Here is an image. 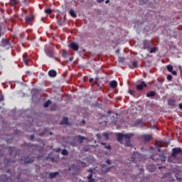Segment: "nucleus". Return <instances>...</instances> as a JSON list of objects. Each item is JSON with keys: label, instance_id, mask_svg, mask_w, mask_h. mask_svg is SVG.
<instances>
[{"label": "nucleus", "instance_id": "1", "mask_svg": "<svg viewBox=\"0 0 182 182\" xmlns=\"http://www.w3.org/2000/svg\"><path fill=\"white\" fill-rule=\"evenodd\" d=\"M10 150V156H14L16 158V160H11V159H7V163H15L16 161H24V164H28L29 163H32L34 160V157H29L27 156L26 158H21V155L19 154V151H16V148L15 147H9Z\"/></svg>", "mask_w": 182, "mask_h": 182}, {"label": "nucleus", "instance_id": "2", "mask_svg": "<svg viewBox=\"0 0 182 182\" xmlns=\"http://www.w3.org/2000/svg\"><path fill=\"white\" fill-rule=\"evenodd\" d=\"M134 134H122V133H118L117 134V141H119L121 144L123 143V139H125V144L124 146L126 147H132L133 144H132V141H130V139L133 137Z\"/></svg>", "mask_w": 182, "mask_h": 182}, {"label": "nucleus", "instance_id": "3", "mask_svg": "<svg viewBox=\"0 0 182 182\" xmlns=\"http://www.w3.org/2000/svg\"><path fill=\"white\" fill-rule=\"evenodd\" d=\"M1 46L2 48H5L6 49H11V43L9 42V40L3 38L1 40Z\"/></svg>", "mask_w": 182, "mask_h": 182}, {"label": "nucleus", "instance_id": "4", "mask_svg": "<svg viewBox=\"0 0 182 182\" xmlns=\"http://www.w3.org/2000/svg\"><path fill=\"white\" fill-rule=\"evenodd\" d=\"M177 154H182V149L181 148H173L172 149V153L171 154V157H177Z\"/></svg>", "mask_w": 182, "mask_h": 182}, {"label": "nucleus", "instance_id": "5", "mask_svg": "<svg viewBox=\"0 0 182 182\" xmlns=\"http://www.w3.org/2000/svg\"><path fill=\"white\" fill-rule=\"evenodd\" d=\"M144 49H147V50H150L151 48L153 46V41L145 40L143 43Z\"/></svg>", "mask_w": 182, "mask_h": 182}, {"label": "nucleus", "instance_id": "6", "mask_svg": "<svg viewBox=\"0 0 182 182\" xmlns=\"http://www.w3.org/2000/svg\"><path fill=\"white\" fill-rule=\"evenodd\" d=\"M24 19L26 23L31 25L32 22H33V20L35 19V16H33V14H31L30 16H26Z\"/></svg>", "mask_w": 182, "mask_h": 182}, {"label": "nucleus", "instance_id": "7", "mask_svg": "<svg viewBox=\"0 0 182 182\" xmlns=\"http://www.w3.org/2000/svg\"><path fill=\"white\" fill-rule=\"evenodd\" d=\"M46 55L49 56V58H54L55 52L53 51V48H46L45 49Z\"/></svg>", "mask_w": 182, "mask_h": 182}, {"label": "nucleus", "instance_id": "8", "mask_svg": "<svg viewBox=\"0 0 182 182\" xmlns=\"http://www.w3.org/2000/svg\"><path fill=\"white\" fill-rule=\"evenodd\" d=\"M68 46L73 50H75V52H77L79 50V44L75 43V42H71Z\"/></svg>", "mask_w": 182, "mask_h": 182}, {"label": "nucleus", "instance_id": "9", "mask_svg": "<svg viewBox=\"0 0 182 182\" xmlns=\"http://www.w3.org/2000/svg\"><path fill=\"white\" fill-rule=\"evenodd\" d=\"M88 171L91 172L90 174L87 177L88 182H96V180L93 178V170L90 168L88 170Z\"/></svg>", "mask_w": 182, "mask_h": 182}, {"label": "nucleus", "instance_id": "10", "mask_svg": "<svg viewBox=\"0 0 182 182\" xmlns=\"http://www.w3.org/2000/svg\"><path fill=\"white\" fill-rule=\"evenodd\" d=\"M144 87H147V84L144 81H142L139 85H136L137 90H143Z\"/></svg>", "mask_w": 182, "mask_h": 182}, {"label": "nucleus", "instance_id": "11", "mask_svg": "<svg viewBox=\"0 0 182 182\" xmlns=\"http://www.w3.org/2000/svg\"><path fill=\"white\" fill-rule=\"evenodd\" d=\"M142 139H144V141H151L152 137L150 134H144L142 135Z\"/></svg>", "mask_w": 182, "mask_h": 182}, {"label": "nucleus", "instance_id": "12", "mask_svg": "<svg viewBox=\"0 0 182 182\" xmlns=\"http://www.w3.org/2000/svg\"><path fill=\"white\" fill-rule=\"evenodd\" d=\"M29 60H30L29 55H28V54H26V53H24L23 55V60L25 65H28V62H29Z\"/></svg>", "mask_w": 182, "mask_h": 182}, {"label": "nucleus", "instance_id": "13", "mask_svg": "<svg viewBox=\"0 0 182 182\" xmlns=\"http://www.w3.org/2000/svg\"><path fill=\"white\" fill-rule=\"evenodd\" d=\"M48 75L49 76H50V77H56V75H58V73H56V70H51L48 71Z\"/></svg>", "mask_w": 182, "mask_h": 182}, {"label": "nucleus", "instance_id": "14", "mask_svg": "<svg viewBox=\"0 0 182 182\" xmlns=\"http://www.w3.org/2000/svg\"><path fill=\"white\" fill-rule=\"evenodd\" d=\"M60 124H69V118L64 117L60 122Z\"/></svg>", "mask_w": 182, "mask_h": 182}, {"label": "nucleus", "instance_id": "15", "mask_svg": "<svg viewBox=\"0 0 182 182\" xmlns=\"http://www.w3.org/2000/svg\"><path fill=\"white\" fill-rule=\"evenodd\" d=\"M109 86L112 89H116V87H117V81H116V80L111 81L109 82Z\"/></svg>", "mask_w": 182, "mask_h": 182}, {"label": "nucleus", "instance_id": "16", "mask_svg": "<svg viewBox=\"0 0 182 182\" xmlns=\"http://www.w3.org/2000/svg\"><path fill=\"white\" fill-rule=\"evenodd\" d=\"M168 105L172 107L176 106V100L171 98L168 100Z\"/></svg>", "mask_w": 182, "mask_h": 182}, {"label": "nucleus", "instance_id": "17", "mask_svg": "<svg viewBox=\"0 0 182 182\" xmlns=\"http://www.w3.org/2000/svg\"><path fill=\"white\" fill-rule=\"evenodd\" d=\"M75 139H77L79 143H80V144L83 143V140L86 139V138L85 136H82L80 135L75 136Z\"/></svg>", "mask_w": 182, "mask_h": 182}, {"label": "nucleus", "instance_id": "18", "mask_svg": "<svg viewBox=\"0 0 182 182\" xmlns=\"http://www.w3.org/2000/svg\"><path fill=\"white\" fill-rule=\"evenodd\" d=\"M57 176H59V172H51L49 173V178H55Z\"/></svg>", "mask_w": 182, "mask_h": 182}, {"label": "nucleus", "instance_id": "19", "mask_svg": "<svg viewBox=\"0 0 182 182\" xmlns=\"http://www.w3.org/2000/svg\"><path fill=\"white\" fill-rule=\"evenodd\" d=\"M19 4V0H10V5L11 6H15V5H18Z\"/></svg>", "mask_w": 182, "mask_h": 182}, {"label": "nucleus", "instance_id": "20", "mask_svg": "<svg viewBox=\"0 0 182 182\" xmlns=\"http://www.w3.org/2000/svg\"><path fill=\"white\" fill-rule=\"evenodd\" d=\"M147 97H154L156 96V92L154 91H150L146 94Z\"/></svg>", "mask_w": 182, "mask_h": 182}, {"label": "nucleus", "instance_id": "21", "mask_svg": "<svg viewBox=\"0 0 182 182\" xmlns=\"http://www.w3.org/2000/svg\"><path fill=\"white\" fill-rule=\"evenodd\" d=\"M70 15L73 18H76V16H77L76 13H75V11L73 9L70 10Z\"/></svg>", "mask_w": 182, "mask_h": 182}, {"label": "nucleus", "instance_id": "22", "mask_svg": "<svg viewBox=\"0 0 182 182\" xmlns=\"http://www.w3.org/2000/svg\"><path fill=\"white\" fill-rule=\"evenodd\" d=\"M105 168H106V170H105ZM111 168L107 167V166L106 165H103L102 166V171L107 173V171H109L110 170Z\"/></svg>", "mask_w": 182, "mask_h": 182}, {"label": "nucleus", "instance_id": "23", "mask_svg": "<svg viewBox=\"0 0 182 182\" xmlns=\"http://www.w3.org/2000/svg\"><path fill=\"white\" fill-rule=\"evenodd\" d=\"M148 50H149V53H156V52L157 51V48L154 47L153 48H150Z\"/></svg>", "mask_w": 182, "mask_h": 182}, {"label": "nucleus", "instance_id": "24", "mask_svg": "<svg viewBox=\"0 0 182 182\" xmlns=\"http://www.w3.org/2000/svg\"><path fill=\"white\" fill-rule=\"evenodd\" d=\"M138 65H139V63L137 61H134L132 63V69H136Z\"/></svg>", "mask_w": 182, "mask_h": 182}, {"label": "nucleus", "instance_id": "25", "mask_svg": "<svg viewBox=\"0 0 182 182\" xmlns=\"http://www.w3.org/2000/svg\"><path fill=\"white\" fill-rule=\"evenodd\" d=\"M52 12H53V11L50 9H46L45 10V14H46L47 15H50V14H52Z\"/></svg>", "mask_w": 182, "mask_h": 182}, {"label": "nucleus", "instance_id": "26", "mask_svg": "<svg viewBox=\"0 0 182 182\" xmlns=\"http://www.w3.org/2000/svg\"><path fill=\"white\" fill-rule=\"evenodd\" d=\"M52 104V102H50V100H48L45 104H44V107H49L50 105Z\"/></svg>", "mask_w": 182, "mask_h": 182}, {"label": "nucleus", "instance_id": "27", "mask_svg": "<svg viewBox=\"0 0 182 182\" xmlns=\"http://www.w3.org/2000/svg\"><path fill=\"white\" fill-rule=\"evenodd\" d=\"M161 157V161H166V156L164 155V153H162L159 155Z\"/></svg>", "mask_w": 182, "mask_h": 182}, {"label": "nucleus", "instance_id": "28", "mask_svg": "<svg viewBox=\"0 0 182 182\" xmlns=\"http://www.w3.org/2000/svg\"><path fill=\"white\" fill-rule=\"evenodd\" d=\"M102 146H104L105 149H107L108 150H110L112 149V146L110 145L106 146V143L102 142Z\"/></svg>", "mask_w": 182, "mask_h": 182}, {"label": "nucleus", "instance_id": "29", "mask_svg": "<svg viewBox=\"0 0 182 182\" xmlns=\"http://www.w3.org/2000/svg\"><path fill=\"white\" fill-rule=\"evenodd\" d=\"M142 123H143V120L137 119L136 123L134 124V126H139V124H141Z\"/></svg>", "mask_w": 182, "mask_h": 182}, {"label": "nucleus", "instance_id": "30", "mask_svg": "<svg viewBox=\"0 0 182 182\" xmlns=\"http://www.w3.org/2000/svg\"><path fill=\"white\" fill-rule=\"evenodd\" d=\"M166 68L168 72H173V66L171 65H168Z\"/></svg>", "mask_w": 182, "mask_h": 182}, {"label": "nucleus", "instance_id": "31", "mask_svg": "<svg viewBox=\"0 0 182 182\" xmlns=\"http://www.w3.org/2000/svg\"><path fill=\"white\" fill-rule=\"evenodd\" d=\"M61 154H63V156H68V154H69V152L68 151V150L63 149L61 152Z\"/></svg>", "mask_w": 182, "mask_h": 182}, {"label": "nucleus", "instance_id": "32", "mask_svg": "<svg viewBox=\"0 0 182 182\" xmlns=\"http://www.w3.org/2000/svg\"><path fill=\"white\" fill-rule=\"evenodd\" d=\"M131 159H132V161H136V151H134Z\"/></svg>", "mask_w": 182, "mask_h": 182}, {"label": "nucleus", "instance_id": "33", "mask_svg": "<svg viewBox=\"0 0 182 182\" xmlns=\"http://www.w3.org/2000/svg\"><path fill=\"white\" fill-rule=\"evenodd\" d=\"M79 165L81 166V167H86V163L83 161H80Z\"/></svg>", "mask_w": 182, "mask_h": 182}, {"label": "nucleus", "instance_id": "34", "mask_svg": "<svg viewBox=\"0 0 182 182\" xmlns=\"http://www.w3.org/2000/svg\"><path fill=\"white\" fill-rule=\"evenodd\" d=\"M167 80L170 81L173 80V75H168L166 77Z\"/></svg>", "mask_w": 182, "mask_h": 182}, {"label": "nucleus", "instance_id": "35", "mask_svg": "<svg viewBox=\"0 0 182 182\" xmlns=\"http://www.w3.org/2000/svg\"><path fill=\"white\" fill-rule=\"evenodd\" d=\"M129 95H132V96L134 95V93H136V91L133 90H130L129 91Z\"/></svg>", "mask_w": 182, "mask_h": 182}, {"label": "nucleus", "instance_id": "36", "mask_svg": "<svg viewBox=\"0 0 182 182\" xmlns=\"http://www.w3.org/2000/svg\"><path fill=\"white\" fill-rule=\"evenodd\" d=\"M118 60H119V62L123 63V62H124V58H122V57H119V58H118Z\"/></svg>", "mask_w": 182, "mask_h": 182}, {"label": "nucleus", "instance_id": "37", "mask_svg": "<svg viewBox=\"0 0 182 182\" xmlns=\"http://www.w3.org/2000/svg\"><path fill=\"white\" fill-rule=\"evenodd\" d=\"M83 150H84V151H89V146H85L83 148Z\"/></svg>", "mask_w": 182, "mask_h": 182}, {"label": "nucleus", "instance_id": "38", "mask_svg": "<svg viewBox=\"0 0 182 182\" xmlns=\"http://www.w3.org/2000/svg\"><path fill=\"white\" fill-rule=\"evenodd\" d=\"M32 147H36V145L30 144V145L28 146V150H30L31 149H32Z\"/></svg>", "mask_w": 182, "mask_h": 182}, {"label": "nucleus", "instance_id": "39", "mask_svg": "<svg viewBox=\"0 0 182 182\" xmlns=\"http://www.w3.org/2000/svg\"><path fill=\"white\" fill-rule=\"evenodd\" d=\"M171 73H172V75H173L174 76H176L177 75V71L172 70V71H171Z\"/></svg>", "mask_w": 182, "mask_h": 182}, {"label": "nucleus", "instance_id": "40", "mask_svg": "<svg viewBox=\"0 0 182 182\" xmlns=\"http://www.w3.org/2000/svg\"><path fill=\"white\" fill-rule=\"evenodd\" d=\"M51 110H56V105H53L50 107Z\"/></svg>", "mask_w": 182, "mask_h": 182}, {"label": "nucleus", "instance_id": "41", "mask_svg": "<svg viewBox=\"0 0 182 182\" xmlns=\"http://www.w3.org/2000/svg\"><path fill=\"white\" fill-rule=\"evenodd\" d=\"M103 136H104L105 137H106L107 139H109V134H107V133H104V134H103Z\"/></svg>", "mask_w": 182, "mask_h": 182}, {"label": "nucleus", "instance_id": "42", "mask_svg": "<svg viewBox=\"0 0 182 182\" xmlns=\"http://www.w3.org/2000/svg\"><path fill=\"white\" fill-rule=\"evenodd\" d=\"M106 163H107V164H112V161H110L109 159H107L106 161Z\"/></svg>", "mask_w": 182, "mask_h": 182}, {"label": "nucleus", "instance_id": "43", "mask_svg": "<svg viewBox=\"0 0 182 182\" xmlns=\"http://www.w3.org/2000/svg\"><path fill=\"white\" fill-rule=\"evenodd\" d=\"M1 102H4V95H1L0 97V103Z\"/></svg>", "mask_w": 182, "mask_h": 182}, {"label": "nucleus", "instance_id": "44", "mask_svg": "<svg viewBox=\"0 0 182 182\" xmlns=\"http://www.w3.org/2000/svg\"><path fill=\"white\" fill-rule=\"evenodd\" d=\"M34 139H35V136L31 135V136H30V140H33Z\"/></svg>", "mask_w": 182, "mask_h": 182}, {"label": "nucleus", "instance_id": "45", "mask_svg": "<svg viewBox=\"0 0 182 182\" xmlns=\"http://www.w3.org/2000/svg\"><path fill=\"white\" fill-rule=\"evenodd\" d=\"M104 1H105V0H97V2H98V3L104 2Z\"/></svg>", "mask_w": 182, "mask_h": 182}, {"label": "nucleus", "instance_id": "46", "mask_svg": "<svg viewBox=\"0 0 182 182\" xmlns=\"http://www.w3.org/2000/svg\"><path fill=\"white\" fill-rule=\"evenodd\" d=\"M179 109H181V110H182V104L181 103V104H179Z\"/></svg>", "mask_w": 182, "mask_h": 182}, {"label": "nucleus", "instance_id": "47", "mask_svg": "<svg viewBox=\"0 0 182 182\" xmlns=\"http://www.w3.org/2000/svg\"><path fill=\"white\" fill-rule=\"evenodd\" d=\"M89 82H90V83H92V82H93V78H90V79L89 80Z\"/></svg>", "mask_w": 182, "mask_h": 182}, {"label": "nucleus", "instance_id": "48", "mask_svg": "<svg viewBox=\"0 0 182 182\" xmlns=\"http://www.w3.org/2000/svg\"><path fill=\"white\" fill-rule=\"evenodd\" d=\"M65 55H67L68 54V53H66V51H63V57L65 58Z\"/></svg>", "mask_w": 182, "mask_h": 182}, {"label": "nucleus", "instance_id": "49", "mask_svg": "<svg viewBox=\"0 0 182 182\" xmlns=\"http://www.w3.org/2000/svg\"><path fill=\"white\" fill-rule=\"evenodd\" d=\"M116 53H120V50H119V49H117V50H116Z\"/></svg>", "mask_w": 182, "mask_h": 182}, {"label": "nucleus", "instance_id": "50", "mask_svg": "<svg viewBox=\"0 0 182 182\" xmlns=\"http://www.w3.org/2000/svg\"><path fill=\"white\" fill-rule=\"evenodd\" d=\"M109 2H110L109 0H106V1H105V4H109Z\"/></svg>", "mask_w": 182, "mask_h": 182}, {"label": "nucleus", "instance_id": "51", "mask_svg": "<svg viewBox=\"0 0 182 182\" xmlns=\"http://www.w3.org/2000/svg\"><path fill=\"white\" fill-rule=\"evenodd\" d=\"M158 151H159V153H161V149L160 148H158Z\"/></svg>", "mask_w": 182, "mask_h": 182}, {"label": "nucleus", "instance_id": "52", "mask_svg": "<svg viewBox=\"0 0 182 182\" xmlns=\"http://www.w3.org/2000/svg\"><path fill=\"white\" fill-rule=\"evenodd\" d=\"M1 31H2V28L0 26V36H1Z\"/></svg>", "mask_w": 182, "mask_h": 182}, {"label": "nucleus", "instance_id": "53", "mask_svg": "<svg viewBox=\"0 0 182 182\" xmlns=\"http://www.w3.org/2000/svg\"><path fill=\"white\" fill-rule=\"evenodd\" d=\"M82 123H84V124H85V123H86V121L82 120Z\"/></svg>", "mask_w": 182, "mask_h": 182}, {"label": "nucleus", "instance_id": "54", "mask_svg": "<svg viewBox=\"0 0 182 182\" xmlns=\"http://www.w3.org/2000/svg\"><path fill=\"white\" fill-rule=\"evenodd\" d=\"M26 73H27L28 75H29V73H31V72L26 71Z\"/></svg>", "mask_w": 182, "mask_h": 182}, {"label": "nucleus", "instance_id": "55", "mask_svg": "<svg viewBox=\"0 0 182 182\" xmlns=\"http://www.w3.org/2000/svg\"><path fill=\"white\" fill-rule=\"evenodd\" d=\"M59 150H60V149L58 148V149H57V151H59Z\"/></svg>", "mask_w": 182, "mask_h": 182}, {"label": "nucleus", "instance_id": "56", "mask_svg": "<svg viewBox=\"0 0 182 182\" xmlns=\"http://www.w3.org/2000/svg\"><path fill=\"white\" fill-rule=\"evenodd\" d=\"M9 171H10V170H9V169H8V170H7V173H9Z\"/></svg>", "mask_w": 182, "mask_h": 182}, {"label": "nucleus", "instance_id": "57", "mask_svg": "<svg viewBox=\"0 0 182 182\" xmlns=\"http://www.w3.org/2000/svg\"><path fill=\"white\" fill-rule=\"evenodd\" d=\"M40 136H43V134H40Z\"/></svg>", "mask_w": 182, "mask_h": 182}, {"label": "nucleus", "instance_id": "58", "mask_svg": "<svg viewBox=\"0 0 182 182\" xmlns=\"http://www.w3.org/2000/svg\"><path fill=\"white\" fill-rule=\"evenodd\" d=\"M7 143H9V140L7 141Z\"/></svg>", "mask_w": 182, "mask_h": 182}, {"label": "nucleus", "instance_id": "59", "mask_svg": "<svg viewBox=\"0 0 182 182\" xmlns=\"http://www.w3.org/2000/svg\"><path fill=\"white\" fill-rule=\"evenodd\" d=\"M159 146V147H161V146H160V145H158Z\"/></svg>", "mask_w": 182, "mask_h": 182}, {"label": "nucleus", "instance_id": "60", "mask_svg": "<svg viewBox=\"0 0 182 182\" xmlns=\"http://www.w3.org/2000/svg\"><path fill=\"white\" fill-rule=\"evenodd\" d=\"M50 134H52V132H50Z\"/></svg>", "mask_w": 182, "mask_h": 182}, {"label": "nucleus", "instance_id": "61", "mask_svg": "<svg viewBox=\"0 0 182 182\" xmlns=\"http://www.w3.org/2000/svg\"><path fill=\"white\" fill-rule=\"evenodd\" d=\"M151 171H153V170H151Z\"/></svg>", "mask_w": 182, "mask_h": 182}]
</instances>
